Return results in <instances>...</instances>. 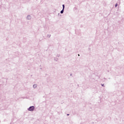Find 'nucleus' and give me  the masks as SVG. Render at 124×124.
Here are the masks:
<instances>
[{
	"mask_svg": "<svg viewBox=\"0 0 124 124\" xmlns=\"http://www.w3.org/2000/svg\"><path fill=\"white\" fill-rule=\"evenodd\" d=\"M34 109H35V107H34V106H32L28 108V111H30L31 112H32L33 111H34Z\"/></svg>",
	"mask_w": 124,
	"mask_h": 124,
	"instance_id": "1",
	"label": "nucleus"
},
{
	"mask_svg": "<svg viewBox=\"0 0 124 124\" xmlns=\"http://www.w3.org/2000/svg\"><path fill=\"white\" fill-rule=\"evenodd\" d=\"M26 19L27 20H31V15L27 16Z\"/></svg>",
	"mask_w": 124,
	"mask_h": 124,
	"instance_id": "2",
	"label": "nucleus"
},
{
	"mask_svg": "<svg viewBox=\"0 0 124 124\" xmlns=\"http://www.w3.org/2000/svg\"><path fill=\"white\" fill-rule=\"evenodd\" d=\"M33 89H36V88H37V84H35L33 85Z\"/></svg>",
	"mask_w": 124,
	"mask_h": 124,
	"instance_id": "3",
	"label": "nucleus"
},
{
	"mask_svg": "<svg viewBox=\"0 0 124 124\" xmlns=\"http://www.w3.org/2000/svg\"><path fill=\"white\" fill-rule=\"evenodd\" d=\"M54 61H55V62H58V61L59 60V59H58L57 58L54 57Z\"/></svg>",
	"mask_w": 124,
	"mask_h": 124,
	"instance_id": "4",
	"label": "nucleus"
},
{
	"mask_svg": "<svg viewBox=\"0 0 124 124\" xmlns=\"http://www.w3.org/2000/svg\"><path fill=\"white\" fill-rule=\"evenodd\" d=\"M64 12V10L62 9V10L61 11L60 13L61 14H63Z\"/></svg>",
	"mask_w": 124,
	"mask_h": 124,
	"instance_id": "5",
	"label": "nucleus"
},
{
	"mask_svg": "<svg viewBox=\"0 0 124 124\" xmlns=\"http://www.w3.org/2000/svg\"><path fill=\"white\" fill-rule=\"evenodd\" d=\"M65 6H64V4H62V9L64 10Z\"/></svg>",
	"mask_w": 124,
	"mask_h": 124,
	"instance_id": "6",
	"label": "nucleus"
},
{
	"mask_svg": "<svg viewBox=\"0 0 124 124\" xmlns=\"http://www.w3.org/2000/svg\"><path fill=\"white\" fill-rule=\"evenodd\" d=\"M47 37H48L49 38H50V37H51V35H50V34H47Z\"/></svg>",
	"mask_w": 124,
	"mask_h": 124,
	"instance_id": "7",
	"label": "nucleus"
},
{
	"mask_svg": "<svg viewBox=\"0 0 124 124\" xmlns=\"http://www.w3.org/2000/svg\"><path fill=\"white\" fill-rule=\"evenodd\" d=\"M117 6H118V3H116V4H115V7H117Z\"/></svg>",
	"mask_w": 124,
	"mask_h": 124,
	"instance_id": "8",
	"label": "nucleus"
},
{
	"mask_svg": "<svg viewBox=\"0 0 124 124\" xmlns=\"http://www.w3.org/2000/svg\"><path fill=\"white\" fill-rule=\"evenodd\" d=\"M60 56V54H57V57H58V58H59Z\"/></svg>",
	"mask_w": 124,
	"mask_h": 124,
	"instance_id": "9",
	"label": "nucleus"
},
{
	"mask_svg": "<svg viewBox=\"0 0 124 124\" xmlns=\"http://www.w3.org/2000/svg\"><path fill=\"white\" fill-rule=\"evenodd\" d=\"M58 16H62V15H61V14H60V13L58 14Z\"/></svg>",
	"mask_w": 124,
	"mask_h": 124,
	"instance_id": "10",
	"label": "nucleus"
},
{
	"mask_svg": "<svg viewBox=\"0 0 124 124\" xmlns=\"http://www.w3.org/2000/svg\"><path fill=\"white\" fill-rule=\"evenodd\" d=\"M102 87H104V84H102Z\"/></svg>",
	"mask_w": 124,
	"mask_h": 124,
	"instance_id": "11",
	"label": "nucleus"
},
{
	"mask_svg": "<svg viewBox=\"0 0 124 124\" xmlns=\"http://www.w3.org/2000/svg\"><path fill=\"white\" fill-rule=\"evenodd\" d=\"M70 76H72V74H70Z\"/></svg>",
	"mask_w": 124,
	"mask_h": 124,
	"instance_id": "12",
	"label": "nucleus"
},
{
	"mask_svg": "<svg viewBox=\"0 0 124 124\" xmlns=\"http://www.w3.org/2000/svg\"><path fill=\"white\" fill-rule=\"evenodd\" d=\"M69 115H70L69 114H67V116H69Z\"/></svg>",
	"mask_w": 124,
	"mask_h": 124,
	"instance_id": "13",
	"label": "nucleus"
},
{
	"mask_svg": "<svg viewBox=\"0 0 124 124\" xmlns=\"http://www.w3.org/2000/svg\"><path fill=\"white\" fill-rule=\"evenodd\" d=\"M78 57H80V54H78Z\"/></svg>",
	"mask_w": 124,
	"mask_h": 124,
	"instance_id": "14",
	"label": "nucleus"
},
{
	"mask_svg": "<svg viewBox=\"0 0 124 124\" xmlns=\"http://www.w3.org/2000/svg\"><path fill=\"white\" fill-rule=\"evenodd\" d=\"M22 98H25V97H22Z\"/></svg>",
	"mask_w": 124,
	"mask_h": 124,
	"instance_id": "15",
	"label": "nucleus"
},
{
	"mask_svg": "<svg viewBox=\"0 0 124 124\" xmlns=\"http://www.w3.org/2000/svg\"><path fill=\"white\" fill-rule=\"evenodd\" d=\"M40 69H42V68H40Z\"/></svg>",
	"mask_w": 124,
	"mask_h": 124,
	"instance_id": "16",
	"label": "nucleus"
}]
</instances>
